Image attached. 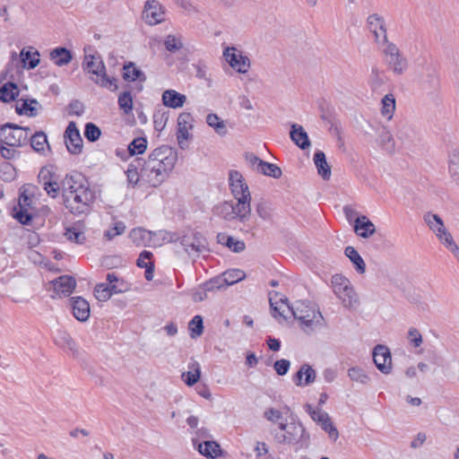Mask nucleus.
Listing matches in <instances>:
<instances>
[{
	"label": "nucleus",
	"mask_w": 459,
	"mask_h": 459,
	"mask_svg": "<svg viewBox=\"0 0 459 459\" xmlns=\"http://www.w3.org/2000/svg\"><path fill=\"white\" fill-rule=\"evenodd\" d=\"M65 208L74 215L88 214L96 199L95 191L80 174L67 175L61 183Z\"/></svg>",
	"instance_id": "f257e3e1"
},
{
	"label": "nucleus",
	"mask_w": 459,
	"mask_h": 459,
	"mask_svg": "<svg viewBox=\"0 0 459 459\" xmlns=\"http://www.w3.org/2000/svg\"><path fill=\"white\" fill-rule=\"evenodd\" d=\"M178 160L177 152L168 145L154 149L142 163V181L150 186H160L173 170Z\"/></svg>",
	"instance_id": "f03ea898"
},
{
	"label": "nucleus",
	"mask_w": 459,
	"mask_h": 459,
	"mask_svg": "<svg viewBox=\"0 0 459 459\" xmlns=\"http://www.w3.org/2000/svg\"><path fill=\"white\" fill-rule=\"evenodd\" d=\"M280 301L287 307L294 318L299 322L300 328L306 333H313L324 327L325 318L316 305L304 300H298L290 305L286 298H281Z\"/></svg>",
	"instance_id": "7ed1b4c3"
},
{
	"label": "nucleus",
	"mask_w": 459,
	"mask_h": 459,
	"mask_svg": "<svg viewBox=\"0 0 459 459\" xmlns=\"http://www.w3.org/2000/svg\"><path fill=\"white\" fill-rule=\"evenodd\" d=\"M272 433L277 444L293 447L295 451L308 446L310 437L300 422L280 423Z\"/></svg>",
	"instance_id": "20e7f679"
},
{
	"label": "nucleus",
	"mask_w": 459,
	"mask_h": 459,
	"mask_svg": "<svg viewBox=\"0 0 459 459\" xmlns=\"http://www.w3.org/2000/svg\"><path fill=\"white\" fill-rule=\"evenodd\" d=\"M82 66L87 74L96 76H91L90 78L99 86L111 91L117 89V80L107 75L106 66L100 56L86 53Z\"/></svg>",
	"instance_id": "39448f33"
},
{
	"label": "nucleus",
	"mask_w": 459,
	"mask_h": 459,
	"mask_svg": "<svg viewBox=\"0 0 459 459\" xmlns=\"http://www.w3.org/2000/svg\"><path fill=\"white\" fill-rule=\"evenodd\" d=\"M333 293L341 300L343 307L354 308L359 304L358 295L350 280L342 274H334L331 279Z\"/></svg>",
	"instance_id": "423d86ee"
},
{
	"label": "nucleus",
	"mask_w": 459,
	"mask_h": 459,
	"mask_svg": "<svg viewBox=\"0 0 459 459\" xmlns=\"http://www.w3.org/2000/svg\"><path fill=\"white\" fill-rule=\"evenodd\" d=\"M36 190L37 187L33 185L24 186L18 205L13 208V217L22 224H29L32 219L35 210L33 196Z\"/></svg>",
	"instance_id": "0eeeda50"
},
{
	"label": "nucleus",
	"mask_w": 459,
	"mask_h": 459,
	"mask_svg": "<svg viewBox=\"0 0 459 459\" xmlns=\"http://www.w3.org/2000/svg\"><path fill=\"white\" fill-rule=\"evenodd\" d=\"M175 252L181 255L186 253L188 256H198L207 249L205 238L200 233H191L178 238L175 243Z\"/></svg>",
	"instance_id": "6e6552de"
},
{
	"label": "nucleus",
	"mask_w": 459,
	"mask_h": 459,
	"mask_svg": "<svg viewBox=\"0 0 459 459\" xmlns=\"http://www.w3.org/2000/svg\"><path fill=\"white\" fill-rule=\"evenodd\" d=\"M385 43L383 52L388 69L396 75L403 74L409 66L407 58L395 44L388 41Z\"/></svg>",
	"instance_id": "1a4fd4ad"
},
{
	"label": "nucleus",
	"mask_w": 459,
	"mask_h": 459,
	"mask_svg": "<svg viewBox=\"0 0 459 459\" xmlns=\"http://www.w3.org/2000/svg\"><path fill=\"white\" fill-rule=\"evenodd\" d=\"M28 127L6 124L0 127V144L9 147H20L25 144L29 138Z\"/></svg>",
	"instance_id": "9d476101"
},
{
	"label": "nucleus",
	"mask_w": 459,
	"mask_h": 459,
	"mask_svg": "<svg viewBox=\"0 0 459 459\" xmlns=\"http://www.w3.org/2000/svg\"><path fill=\"white\" fill-rule=\"evenodd\" d=\"M223 56L230 66L239 74H246L250 68L249 58L234 47H227L223 50Z\"/></svg>",
	"instance_id": "9b49d317"
},
{
	"label": "nucleus",
	"mask_w": 459,
	"mask_h": 459,
	"mask_svg": "<svg viewBox=\"0 0 459 459\" xmlns=\"http://www.w3.org/2000/svg\"><path fill=\"white\" fill-rule=\"evenodd\" d=\"M395 137L404 147L413 146L420 141L419 131L405 121H402L396 126Z\"/></svg>",
	"instance_id": "f8f14e48"
},
{
	"label": "nucleus",
	"mask_w": 459,
	"mask_h": 459,
	"mask_svg": "<svg viewBox=\"0 0 459 459\" xmlns=\"http://www.w3.org/2000/svg\"><path fill=\"white\" fill-rule=\"evenodd\" d=\"M418 81L420 88L428 93L435 92L439 88L437 70L427 62L425 67L418 74Z\"/></svg>",
	"instance_id": "ddd939ff"
},
{
	"label": "nucleus",
	"mask_w": 459,
	"mask_h": 459,
	"mask_svg": "<svg viewBox=\"0 0 459 459\" xmlns=\"http://www.w3.org/2000/svg\"><path fill=\"white\" fill-rule=\"evenodd\" d=\"M65 143L68 152L80 154L82 151V139L74 122H70L65 131Z\"/></svg>",
	"instance_id": "4468645a"
},
{
	"label": "nucleus",
	"mask_w": 459,
	"mask_h": 459,
	"mask_svg": "<svg viewBox=\"0 0 459 459\" xmlns=\"http://www.w3.org/2000/svg\"><path fill=\"white\" fill-rule=\"evenodd\" d=\"M373 360L377 369L383 374H389L392 371V356L389 349L378 344L373 350Z\"/></svg>",
	"instance_id": "2eb2a0df"
},
{
	"label": "nucleus",
	"mask_w": 459,
	"mask_h": 459,
	"mask_svg": "<svg viewBox=\"0 0 459 459\" xmlns=\"http://www.w3.org/2000/svg\"><path fill=\"white\" fill-rule=\"evenodd\" d=\"M143 18L146 23L156 25L165 20V12L156 0H148L143 12Z\"/></svg>",
	"instance_id": "dca6fc26"
},
{
	"label": "nucleus",
	"mask_w": 459,
	"mask_h": 459,
	"mask_svg": "<svg viewBox=\"0 0 459 459\" xmlns=\"http://www.w3.org/2000/svg\"><path fill=\"white\" fill-rule=\"evenodd\" d=\"M39 184L42 186L43 189L51 197H56L61 189V186L54 179V175L50 169L43 167L38 175Z\"/></svg>",
	"instance_id": "f3484780"
},
{
	"label": "nucleus",
	"mask_w": 459,
	"mask_h": 459,
	"mask_svg": "<svg viewBox=\"0 0 459 459\" xmlns=\"http://www.w3.org/2000/svg\"><path fill=\"white\" fill-rule=\"evenodd\" d=\"M230 186L235 199L244 198L246 195H251L248 186L244 181L243 176L237 170L230 173Z\"/></svg>",
	"instance_id": "a211bd4d"
},
{
	"label": "nucleus",
	"mask_w": 459,
	"mask_h": 459,
	"mask_svg": "<svg viewBox=\"0 0 459 459\" xmlns=\"http://www.w3.org/2000/svg\"><path fill=\"white\" fill-rule=\"evenodd\" d=\"M69 301L74 316L80 322H86L91 314L89 302L82 297H73Z\"/></svg>",
	"instance_id": "6ab92c4d"
},
{
	"label": "nucleus",
	"mask_w": 459,
	"mask_h": 459,
	"mask_svg": "<svg viewBox=\"0 0 459 459\" xmlns=\"http://www.w3.org/2000/svg\"><path fill=\"white\" fill-rule=\"evenodd\" d=\"M368 28L374 34L377 42H386V30L384 20L377 14H371L368 18Z\"/></svg>",
	"instance_id": "aec40b11"
},
{
	"label": "nucleus",
	"mask_w": 459,
	"mask_h": 459,
	"mask_svg": "<svg viewBox=\"0 0 459 459\" xmlns=\"http://www.w3.org/2000/svg\"><path fill=\"white\" fill-rule=\"evenodd\" d=\"M353 230L354 232L362 238H369L376 233V226L365 215L356 218Z\"/></svg>",
	"instance_id": "412c9836"
},
{
	"label": "nucleus",
	"mask_w": 459,
	"mask_h": 459,
	"mask_svg": "<svg viewBox=\"0 0 459 459\" xmlns=\"http://www.w3.org/2000/svg\"><path fill=\"white\" fill-rule=\"evenodd\" d=\"M316 370L308 364H303L293 377L297 386H307L315 382Z\"/></svg>",
	"instance_id": "4be33fe9"
},
{
	"label": "nucleus",
	"mask_w": 459,
	"mask_h": 459,
	"mask_svg": "<svg viewBox=\"0 0 459 459\" xmlns=\"http://www.w3.org/2000/svg\"><path fill=\"white\" fill-rule=\"evenodd\" d=\"M423 221L438 239L448 231L444 225L443 220L437 214L430 212H426L423 215Z\"/></svg>",
	"instance_id": "5701e85b"
},
{
	"label": "nucleus",
	"mask_w": 459,
	"mask_h": 459,
	"mask_svg": "<svg viewBox=\"0 0 459 459\" xmlns=\"http://www.w3.org/2000/svg\"><path fill=\"white\" fill-rule=\"evenodd\" d=\"M291 141L300 149L306 150L310 147L311 143L308 135L302 126L298 124L291 125L290 132Z\"/></svg>",
	"instance_id": "b1692460"
},
{
	"label": "nucleus",
	"mask_w": 459,
	"mask_h": 459,
	"mask_svg": "<svg viewBox=\"0 0 459 459\" xmlns=\"http://www.w3.org/2000/svg\"><path fill=\"white\" fill-rule=\"evenodd\" d=\"M39 108H41L40 104L34 99H20L15 105V110L19 115L28 117H36Z\"/></svg>",
	"instance_id": "393cba45"
},
{
	"label": "nucleus",
	"mask_w": 459,
	"mask_h": 459,
	"mask_svg": "<svg viewBox=\"0 0 459 459\" xmlns=\"http://www.w3.org/2000/svg\"><path fill=\"white\" fill-rule=\"evenodd\" d=\"M54 290L65 296L70 295L75 288L76 281L74 277L63 275L51 281Z\"/></svg>",
	"instance_id": "a878e982"
},
{
	"label": "nucleus",
	"mask_w": 459,
	"mask_h": 459,
	"mask_svg": "<svg viewBox=\"0 0 459 459\" xmlns=\"http://www.w3.org/2000/svg\"><path fill=\"white\" fill-rule=\"evenodd\" d=\"M238 202L234 204L236 219L241 222L247 221L251 214V195H246L244 198L236 199Z\"/></svg>",
	"instance_id": "bb28decb"
},
{
	"label": "nucleus",
	"mask_w": 459,
	"mask_h": 459,
	"mask_svg": "<svg viewBox=\"0 0 459 459\" xmlns=\"http://www.w3.org/2000/svg\"><path fill=\"white\" fill-rule=\"evenodd\" d=\"M186 97L175 90H166L162 93V102L166 107L178 108L184 106Z\"/></svg>",
	"instance_id": "cd10ccee"
},
{
	"label": "nucleus",
	"mask_w": 459,
	"mask_h": 459,
	"mask_svg": "<svg viewBox=\"0 0 459 459\" xmlns=\"http://www.w3.org/2000/svg\"><path fill=\"white\" fill-rule=\"evenodd\" d=\"M122 292V287L115 284L107 286L105 283H99L96 285L94 290L95 298L100 301H107L112 295Z\"/></svg>",
	"instance_id": "c85d7f7f"
},
{
	"label": "nucleus",
	"mask_w": 459,
	"mask_h": 459,
	"mask_svg": "<svg viewBox=\"0 0 459 459\" xmlns=\"http://www.w3.org/2000/svg\"><path fill=\"white\" fill-rule=\"evenodd\" d=\"M129 238L138 247L152 246V231L143 228H135L130 231Z\"/></svg>",
	"instance_id": "c756f323"
},
{
	"label": "nucleus",
	"mask_w": 459,
	"mask_h": 459,
	"mask_svg": "<svg viewBox=\"0 0 459 459\" xmlns=\"http://www.w3.org/2000/svg\"><path fill=\"white\" fill-rule=\"evenodd\" d=\"M22 67L33 69L39 64V53L32 47L22 49L20 53Z\"/></svg>",
	"instance_id": "7c9ffc66"
},
{
	"label": "nucleus",
	"mask_w": 459,
	"mask_h": 459,
	"mask_svg": "<svg viewBox=\"0 0 459 459\" xmlns=\"http://www.w3.org/2000/svg\"><path fill=\"white\" fill-rule=\"evenodd\" d=\"M314 163L317 169V173L325 180L331 178V167L326 161L325 154L322 151H317L314 154Z\"/></svg>",
	"instance_id": "2f4dec72"
},
{
	"label": "nucleus",
	"mask_w": 459,
	"mask_h": 459,
	"mask_svg": "<svg viewBox=\"0 0 459 459\" xmlns=\"http://www.w3.org/2000/svg\"><path fill=\"white\" fill-rule=\"evenodd\" d=\"M378 138L377 143L380 147L388 153L394 152L395 143L394 139L387 128L382 126L377 130Z\"/></svg>",
	"instance_id": "473e14b6"
},
{
	"label": "nucleus",
	"mask_w": 459,
	"mask_h": 459,
	"mask_svg": "<svg viewBox=\"0 0 459 459\" xmlns=\"http://www.w3.org/2000/svg\"><path fill=\"white\" fill-rule=\"evenodd\" d=\"M55 342L59 347L70 351L74 355L77 354L76 342L67 332L58 331L55 336Z\"/></svg>",
	"instance_id": "72a5a7b5"
},
{
	"label": "nucleus",
	"mask_w": 459,
	"mask_h": 459,
	"mask_svg": "<svg viewBox=\"0 0 459 459\" xmlns=\"http://www.w3.org/2000/svg\"><path fill=\"white\" fill-rule=\"evenodd\" d=\"M142 159H136L128 165V168L126 171L128 184H130L132 186H135L139 181H142Z\"/></svg>",
	"instance_id": "f704fd0d"
},
{
	"label": "nucleus",
	"mask_w": 459,
	"mask_h": 459,
	"mask_svg": "<svg viewBox=\"0 0 459 459\" xmlns=\"http://www.w3.org/2000/svg\"><path fill=\"white\" fill-rule=\"evenodd\" d=\"M50 59L57 66H64L72 61V54L65 48H56L50 52Z\"/></svg>",
	"instance_id": "c9c22d12"
},
{
	"label": "nucleus",
	"mask_w": 459,
	"mask_h": 459,
	"mask_svg": "<svg viewBox=\"0 0 459 459\" xmlns=\"http://www.w3.org/2000/svg\"><path fill=\"white\" fill-rule=\"evenodd\" d=\"M344 254L353 264L358 273L363 274L366 272V264L361 255L353 247H347L344 250Z\"/></svg>",
	"instance_id": "e433bc0d"
},
{
	"label": "nucleus",
	"mask_w": 459,
	"mask_h": 459,
	"mask_svg": "<svg viewBox=\"0 0 459 459\" xmlns=\"http://www.w3.org/2000/svg\"><path fill=\"white\" fill-rule=\"evenodd\" d=\"M152 253L150 251H143L139 258L137 259V265L142 268H145V278L147 281H151L153 278L154 264L151 261Z\"/></svg>",
	"instance_id": "4c0bfd02"
},
{
	"label": "nucleus",
	"mask_w": 459,
	"mask_h": 459,
	"mask_svg": "<svg viewBox=\"0 0 459 459\" xmlns=\"http://www.w3.org/2000/svg\"><path fill=\"white\" fill-rule=\"evenodd\" d=\"M170 242H178V237L175 233L164 230L152 231V247H160Z\"/></svg>",
	"instance_id": "58836bf2"
},
{
	"label": "nucleus",
	"mask_w": 459,
	"mask_h": 459,
	"mask_svg": "<svg viewBox=\"0 0 459 459\" xmlns=\"http://www.w3.org/2000/svg\"><path fill=\"white\" fill-rule=\"evenodd\" d=\"M347 375L351 381L364 385H368L371 381L368 372L360 367L350 368L347 371Z\"/></svg>",
	"instance_id": "ea45409f"
},
{
	"label": "nucleus",
	"mask_w": 459,
	"mask_h": 459,
	"mask_svg": "<svg viewBox=\"0 0 459 459\" xmlns=\"http://www.w3.org/2000/svg\"><path fill=\"white\" fill-rule=\"evenodd\" d=\"M124 79L130 82L137 80L144 82L146 80V76L143 71L135 66L134 63L129 62L124 65Z\"/></svg>",
	"instance_id": "a19ab883"
},
{
	"label": "nucleus",
	"mask_w": 459,
	"mask_h": 459,
	"mask_svg": "<svg viewBox=\"0 0 459 459\" xmlns=\"http://www.w3.org/2000/svg\"><path fill=\"white\" fill-rule=\"evenodd\" d=\"M188 368L189 370L187 372L183 373L182 378L187 385L192 386L199 380L201 368L197 361L190 363Z\"/></svg>",
	"instance_id": "79ce46f5"
},
{
	"label": "nucleus",
	"mask_w": 459,
	"mask_h": 459,
	"mask_svg": "<svg viewBox=\"0 0 459 459\" xmlns=\"http://www.w3.org/2000/svg\"><path fill=\"white\" fill-rule=\"evenodd\" d=\"M305 408L312 420L319 424L322 429L331 420L328 413L321 409H315L310 404H307Z\"/></svg>",
	"instance_id": "37998d69"
},
{
	"label": "nucleus",
	"mask_w": 459,
	"mask_h": 459,
	"mask_svg": "<svg viewBox=\"0 0 459 459\" xmlns=\"http://www.w3.org/2000/svg\"><path fill=\"white\" fill-rule=\"evenodd\" d=\"M164 46L169 52L176 53L184 48L183 38L179 34H169L165 37Z\"/></svg>",
	"instance_id": "c03bdc74"
},
{
	"label": "nucleus",
	"mask_w": 459,
	"mask_h": 459,
	"mask_svg": "<svg viewBox=\"0 0 459 459\" xmlns=\"http://www.w3.org/2000/svg\"><path fill=\"white\" fill-rule=\"evenodd\" d=\"M198 451L200 454L209 458H215L221 453L220 446L214 441L200 443L198 445Z\"/></svg>",
	"instance_id": "a18cd8bd"
},
{
	"label": "nucleus",
	"mask_w": 459,
	"mask_h": 459,
	"mask_svg": "<svg viewBox=\"0 0 459 459\" xmlns=\"http://www.w3.org/2000/svg\"><path fill=\"white\" fill-rule=\"evenodd\" d=\"M30 146L38 152H44L49 149L47 135L44 132H37L30 137Z\"/></svg>",
	"instance_id": "49530a36"
},
{
	"label": "nucleus",
	"mask_w": 459,
	"mask_h": 459,
	"mask_svg": "<svg viewBox=\"0 0 459 459\" xmlns=\"http://www.w3.org/2000/svg\"><path fill=\"white\" fill-rule=\"evenodd\" d=\"M368 84L373 91H379L385 84L383 72L377 67H373L368 77Z\"/></svg>",
	"instance_id": "de8ad7c7"
},
{
	"label": "nucleus",
	"mask_w": 459,
	"mask_h": 459,
	"mask_svg": "<svg viewBox=\"0 0 459 459\" xmlns=\"http://www.w3.org/2000/svg\"><path fill=\"white\" fill-rule=\"evenodd\" d=\"M234 211V204L230 202L220 204L214 208L215 214L222 217L226 221L236 219V212Z\"/></svg>",
	"instance_id": "09e8293b"
},
{
	"label": "nucleus",
	"mask_w": 459,
	"mask_h": 459,
	"mask_svg": "<svg viewBox=\"0 0 459 459\" xmlns=\"http://www.w3.org/2000/svg\"><path fill=\"white\" fill-rule=\"evenodd\" d=\"M18 95V87L13 82H7L0 88V100L3 102H10L14 100Z\"/></svg>",
	"instance_id": "8fccbe9b"
},
{
	"label": "nucleus",
	"mask_w": 459,
	"mask_h": 459,
	"mask_svg": "<svg viewBox=\"0 0 459 459\" xmlns=\"http://www.w3.org/2000/svg\"><path fill=\"white\" fill-rule=\"evenodd\" d=\"M206 123L220 135H225L228 133L226 123L221 120L216 114H209L206 117Z\"/></svg>",
	"instance_id": "3c124183"
},
{
	"label": "nucleus",
	"mask_w": 459,
	"mask_h": 459,
	"mask_svg": "<svg viewBox=\"0 0 459 459\" xmlns=\"http://www.w3.org/2000/svg\"><path fill=\"white\" fill-rule=\"evenodd\" d=\"M382 115L387 119H391L395 110V99L393 94H386L382 99Z\"/></svg>",
	"instance_id": "603ef678"
},
{
	"label": "nucleus",
	"mask_w": 459,
	"mask_h": 459,
	"mask_svg": "<svg viewBox=\"0 0 459 459\" xmlns=\"http://www.w3.org/2000/svg\"><path fill=\"white\" fill-rule=\"evenodd\" d=\"M257 172L273 178H279L281 176V169L277 165L264 160L260 162Z\"/></svg>",
	"instance_id": "864d4df0"
},
{
	"label": "nucleus",
	"mask_w": 459,
	"mask_h": 459,
	"mask_svg": "<svg viewBox=\"0 0 459 459\" xmlns=\"http://www.w3.org/2000/svg\"><path fill=\"white\" fill-rule=\"evenodd\" d=\"M448 170L453 180L459 185V152H454L450 155Z\"/></svg>",
	"instance_id": "5fc2aeb1"
},
{
	"label": "nucleus",
	"mask_w": 459,
	"mask_h": 459,
	"mask_svg": "<svg viewBox=\"0 0 459 459\" xmlns=\"http://www.w3.org/2000/svg\"><path fill=\"white\" fill-rule=\"evenodd\" d=\"M224 281H226V285L230 286L234 283H237L246 278V273L244 271L240 269H231L223 273Z\"/></svg>",
	"instance_id": "6e6d98bb"
},
{
	"label": "nucleus",
	"mask_w": 459,
	"mask_h": 459,
	"mask_svg": "<svg viewBox=\"0 0 459 459\" xmlns=\"http://www.w3.org/2000/svg\"><path fill=\"white\" fill-rule=\"evenodd\" d=\"M188 329L190 336L195 339L202 335L204 332L203 318L201 316H195L189 322Z\"/></svg>",
	"instance_id": "4d7b16f0"
},
{
	"label": "nucleus",
	"mask_w": 459,
	"mask_h": 459,
	"mask_svg": "<svg viewBox=\"0 0 459 459\" xmlns=\"http://www.w3.org/2000/svg\"><path fill=\"white\" fill-rule=\"evenodd\" d=\"M147 148V141L145 138L139 137L133 140L128 145V151L131 155L142 154Z\"/></svg>",
	"instance_id": "13d9d810"
},
{
	"label": "nucleus",
	"mask_w": 459,
	"mask_h": 459,
	"mask_svg": "<svg viewBox=\"0 0 459 459\" xmlns=\"http://www.w3.org/2000/svg\"><path fill=\"white\" fill-rule=\"evenodd\" d=\"M264 417L272 423L280 426V423H286L283 421V414L280 410L275 408H269L264 412Z\"/></svg>",
	"instance_id": "bf43d9fd"
},
{
	"label": "nucleus",
	"mask_w": 459,
	"mask_h": 459,
	"mask_svg": "<svg viewBox=\"0 0 459 459\" xmlns=\"http://www.w3.org/2000/svg\"><path fill=\"white\" fill-rule=\"evenodd\" d=\"M118 105L125 114H129L132 111L133 99L129 91H125L119 95Z\"/></svg>",
	"instance_id": "052dcab7"
},
{
	"label": "nucleus",
	"mask_w": 459,
	"mask_h": 459,
	"mask_svg": "<svg viewBox=\"0 0 459 459\" xmlns=\"http://www.w3.org/2000/svg\"><path fill=\"white\" fill-rule=\"evenodd\" d=\"M65 236L68 240L76 244H83L86 239L84 233L75 227L66 229Z\"/></svg>",
	"instance_id": "680f3d73"
},
{
	"label": "nucleus",
	"mask_w": 459,
	"mask_h": 459,
	"mask_svg": "<svg viewBox=\"0 0 459 459\" xmlns=\"http://www.w3.org/2000/svg\"><path fill=\"white\" fill-rule=\"evenodd\" d=\"M126 224L123 221L115 222L112 228L108 229L104 232V238L107 240L113 239L116 236L122 235L126 231Z\"/></svg>",
	"instance_id": "e2e57ef3"
},
{
	"label": "nucleus",
	"mask_w": 459,
	"mask_h": 459,
	"mask_svg": "<svg viewBox=\"0 0 459 459\" xmlns=\"http://www.w3.org/2000/svg\"><path fill=\"white\" fill-rule=\"evenodd\" d=\"M101 134L100 129L93 123H87L85 125L84 135L90 142L97 141Z\"/></svg>",
	"instance_id": "0e129e2a"
},
{
	"label": "nucleus",
	"mask_w": 459,
	"mask_h": 459,
	"mask_svg": "<svg viewBox=\"0 0 459 459\" xmlns=\"http://www.w3.org/2000/svg\"><path fill=\"white\" fill-rule=\"evenodd\" d=\"M225 278L223 273L221 276L211 279L210 281L204 282L206 290L211 291H214L216 290L222 289L226 287V281H224Z\"/></svg>",
	"instance_id": "69168bd1"
},
{
	"label": "nucleus",
	"mask_w": 459,
	"mask_h": 459,
	"mask_svg": "<svg viewBox=\"0 0 459 459\" xmlns=\"http://www.w3.org/2000/svg\"><path fill=\"white\" fill-rule=\"evenodd\" d=\"M190 128H179L177 131V140L181 149L187 148V140L190 138Z\"/></svg>",
	"instance_id": "338daca9"
},
{
	"label": "nucleus",
	"mask_w": 459,
	"mask_h": 459,
	"mask_svg": "<svg viewBox=\"0 0 459 459\" xmlns=\"http://www.w3.org/2000/svg\"><path fill=\"white\" fill-rule=\"evenodd\" d=\"M408 340L413 347H420L422 343V335L420 331L411 327L408 331Z\"/></svg>",
	"instance_id": "774afa93"
}]
</instances>
